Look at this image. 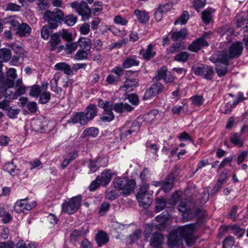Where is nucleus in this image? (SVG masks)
Segmentation results:
<instances>
[{"instance_id": "nucleus-1", "label": "nucleus", "mask_w": 248, "mask_h": 248, "mask_svg": "<svg viewBox=\"0 0 248 248\" xmlns=\"http://www.w3.org/2000/svg\"><path fill=\"white\" fill-rule=\"evenodd\" d=\"M43 18L52 29H55L63 21L64 14L62 10L56 8L53 11H46Z\"/></svg>"}, {"instance_id": "nucleus-2", "label": "nucleus", "mask_w": 248, "mask_h": 248, "mask_svg": "<svg viewBox=\"0 0 248 248\" xmlns=\"http://www.w3.org/2000/svg\"><path fill=\"white\" fill-rule=\"evenodd\" d=\"M178 210L183 213V218L186 221L190 220L200 213V210L196 208L195 203L181 202L178 207Z\"/></svg>"}, {"instance_id": "nucleus-3", "label": "nucleus", "mask_w": 248, "mask_h": 248, "mask_svg": "<svg viewBox=\"0 0 248 248\" xmlns=\"http://www.w3.org/2000/svg\"><path fill=\"white\" fill-rule=\"evenodd\" d=\"M178 231L180 236L185 239L188 247H191L195 244L197 238L194 236L195 232L194 224H191L179 227Z\"/></svg>"}, {"instance_id": "nucleus-4", "label": "nucleus", "mask_w": 248, "mask_h": 248, "mask_svg": "<svg viewBox=\"0 0 248 248\" xmlns=\"http://www.w3.org/2000/svg\"><path fill=\"white\" fill-rule=\"evenodd\" d=\"M113 183L115 188L123 190L122 193L124 196H127L133 191L136 185L135 180H129L127 177L116 178Z\"/></svg>"}, {"instance_id": "nucleus-5", "label": "nucleus", "mask_w": 248, "mask_h": 248, "mask_svg": "<svg viewBox=\"0 0 248 248\" xmlns=\"http://www.w3.org/2000/svg\"><path fill=\"white\" fill-rule=\"evenodd\" d=\"M81 201V195L75 196L68 201H65L62 204V212L68 215L73 214L80 207Z\"/></svg>"}, {"instance_id": "nucleus-6", "label": "nucleus", "mask_w": 248, "mask_h": 248, "mask_svg": "<svg viewBox=\"0 0 248 248\" xmlns=\"http://www.w3.org/2000/svg\"><path fill=\"white\" fill-rule=\"evenodd\" d=\"M70 4L71 7L81 16L82 20L87 21L91 17V9L85 1H75Z\"/></svg>"}, {"instance_id": "nucleus-7", "label": "nucleus", "mask_w": 248, "mask_h": 248, "mask_svg": "<svg viewBox=\"0 0 248 248\" xmlns=\"http://www.w3.org/2000/svg\"><path fill=\"white\" fill-rule=\"evenodd\" d=\"M194 74L197 76H203L207 80L211 79L214 74L213 68L205 64L200 65L193 68Z\"/></svg>"}, {"instance_id": "nucleus-8", "label": "nucleus", "mask_w": 248, "mask_h": 248, "mask_svg": "<svg viewBox=\"0 0 248 248\" xmlns=\"http://www.w3.org/2000/svg\"><path fill=\"white\" fill-rule=\"evenodd\" d=\"M178 234V229L174 230L170 232L168 244L170 248H183L182 239Z\"/></svg>"}, {"instance_id": "nucleus-9", "label": "nucleus", "mask_w": 248, "mask_h": 248, "mask_svg": "<svg viewBox=\"0 0 248 248\" xmlns=\"http://www.w3.org/2000/svg\"><path fill=\"white\" fill-rule=\"evenodd\" d=\"M164 87L160 82L153 83L150 87L146 90L143 97V100L148 99L152 97L155 96L158 94L163 92Z\"/></svg>"}, {"instance_id": "nucleus-10", "label": "nucleus", "mask_w": 248, "mask_h": 248, "mask_svg": "<svg viewBox=\"0 0 248 248\" xmlns=\"http://www.w3.org/2000/svg\"><path fill=\"white\" fill-rule=\"evenodd\" d=\"M207 35L205 34L201 37L194 41L188 47V49L192 52H196L200 50L202 47L207 46L209 45L205 38Z\"/></svg>"}, {"instance_id": "nucleus-11", "label": "nucleus", "mask_w": 248, "mask_h": 248, "mask_svg": "<svg viewBox=\"0 0 248 248\" xmlns=\"http://www.w3.org/2000/svg\"><path fill=\"white\" fill-rule=\"evenodd\" d=\"M35 205V204L33 205V203H29L27 198L21 199L16 202L14 206V210L17 213H26L31 210Z\"/></svg>"}, {"instance_id": "nucleus-12", "label": "nucleus", "mask_w": 248, "mask_h": 248, "mask_svg": "<svg viewBox=\"0 0 248 248\" xmlns=\"http://www.w3.org/2000/svg\"><path fill=\"white\" fill-rule=\"evenodd\" d=\"M243 47L242 43L237 41L232 43L229 48L230 58L233 59L239 57L242 53Z\"/></svg>"}, {"instance_id": "nucleus-13", "label": "nucleus", "mask_w": 248, "mask_h": 248, "mask_svg": "<svg viewBox=\"0 0 248 248\" xmlns=\"http://www.w3.org/2000/svg\"><path fill=\"white\" fill-rule=\"evenodd\" d=\"M140 54L146 61H149L153 58L156 54L155 50V45L151 43L149 44L146 49H141L140 51Z\"/></svg>"}, {"instance_id": "nucleus-14", "label": "nucleus", "mask_w": 248, "mask_h": 248, "mask_svg": "<svg viewBox=\"0 0 248 248\" xmlns=\"http://www.w3.org/2000/svg\"><path fill=\"white\" fill-rule=\"evenodd\" d=\"M137 199L140 206L147 208L152 202L153 196L150 194H137Z\"/></svg>"}, {"instance_id": "nucleus-15", "label": "nucleus", "mask_w": 248, "mask_h": 248, "mask_svg": "<svg viewBox=\"0 0 248 248\" xmlns=\"http://www.w3.org/2000/svg\"><path fill=\"white\" fill-rule=\"evenodd\" d=\"M89 122L83 111L76 112L68 121L69 123H79L82 125H85Z\"/></svg>"}, {"instance_id": "nucleus-16", "label": "nucleus", "mask_w": 248, "mask_h": 248, "mask_svg": "<svg viewBox=\"0 0 248 248\" xmlns=\"http://www.w3.org/2000/svg\"><path fill=\"white\" fill-rule=\"evenodd\" d=\"M114 174L115 173L111 170L105 169L102 172L100 175H98L97 177H100L101 185L105 186L110 183Z\"/></svg>"}, {"instance_id": "nucleus-17", "label": "nucleus", "mask_w": 248, "mask_h": 248, "mask_svg": "<svg viewBox=\"0 0 248 248\" xmlns=\"http://www.w3.org/2000/svg\"><path fill=\"white\" fill-rule=\"evenodd\" d=\"M138 82L139 79L138 78L129 77L126 79L124 85L121 86L120 88L125 92H129L133 90V87L137 86Z\"/></svg>"}, {"instance_id": "nucleus-18", "label": "nucleus", "mask_w": 248, "mask_h": 248, "mask_svg": "<svg viewBox=\"0 0 248 248\" xmlns=\"http://www.w3.org/2000/svg\"><path fill=\"white\" fill-rule=\"evenodd\" d=\"M114 111L119 113H123L124 112H130L134 108L128 103L123 102L117 103L113 105Z\"/></svg>"}, {"instance_id": "nucleus-19", "label": "nucleus", "mask_w": 248, "mask_h": 248, "mask_svg": "<svg viewBox=\"0 0 248 248\" xmlns=\"http://www.w3.org/2000/svg\"><path fill=\"white\" fill-rule=\"evenodd\" d=\"M98 109L96 106L93 104L89 105L83 111L88 121H91L97 115Z\"/></svg>"}, {"instance_id": "nucleus-20", "label": "nucleus", "mask_w": 248, "mask_h": 248, "mask_svg": "<svg viewBox=\"0 0 248 248\" xmlns=\"http://www.w3.org/2000/svg\"><path fill=\"white\" fill-rule=\"evenodd\" d=\"M164 240V236L160 232L154 233L150 240L151 245L155 248H160Z\"/></svg>"}, {"instance_id": "nucleus-21", "label": "nucleus", "mask_w": 248, "mask_h": 248, "mask_svg": "<svg viewBox=\"0 0 248 248\" xmlns=\"http://www.w3.org/2000/svg\"><path fill=\"white\" fill-rule=\"evenodd\" d=\"M7 78L5 79L4 84L8 88L14 87V81L17 77L16 70L15 68H10L6 73Z\"/></svg>"}, {"instance_id": "nucleus-22", "label": "nucleus", "mask_w": 248, "mask_h": 248, "mask_svg": "<svg viewBox=\"0 0 248 248\" xmlns=\"http://www.w3.org/2000/svg\"><path fill=\"white\" fill-rule=\"evenodd\" d=\"M171 39L174 41H182L185 39L187 35V30L184 28L179 31H171L170 33Z\"/></svg>"}, {"instance_id": "nucleus-23", "label": "nucleus", "mask_w": 248, "mask_h": 248, "mask_svg": "<svg viewBox=\"0 0 248 248\" xmlns=\"http://www.w3.org/2000/svg\"><path fill=\"white\" fill-rule=\"evenodd\" d=\"M61 32L60 31L55 32L50 36V39L48 42L49 50L51 51H54L61 43L60 36Z\"/></svg>"}, {"instance_id": "nucleus-24", "label": "nucleus", "mask_w": 248, "mask_h": 248, "mask_svg": "<svg viewBox=\"0 0 248 248\" xmlns=\"http://www.w3.org/2000/svg\"><path fill=\"white\" fill-rule=\"evenodd\" d=\"M113 109V105L107 107L100 117V120L103 122H109L114 119L115 116L112 110Z\"/></svg>"}, {"instance_id": "nucleus-25", "label": "nucleus", "mask_w": 248, "mask_h": 248, "mask_svg": "<svg viewBox=\"0 0 248 248\" xmlns=\"http://www.w3.org/2000/svg\"><path fill=\"white\" fill-rule=\"evenodd\" d=\"M140 64V62L136 55H132L126 57L122 64L123 68L127 69L132 66H137Z\"/></svg>"}, {"instance_id": "nucleus-26", "label": "nucleus", "mask_w": 248, "mask_h": 248, "mask_svg": "<svg viewBox=\"0 0 248 248\" xmlns=\"http://www.w3.org/2000/svg\"><path fill=\"white\" fill-rule=\"evenodd\" d=\"M31 30V28L27 23H22L17 26L16 33L20 37H27Z\"/></svg>"}, {"instance_id": "nucleus-27", "label": "nucleus", "mask_w": 248, "mask_h": 248, "mask_svg": "<svg viewBox=\"0 0 248 248\" xmlns=\"http://www.w3.org/2000/svg\"><path fill=\"white\" fill-rule=\"evenodd\" d=\"M54 68L56 70L63 71L66 75L69 76L73 75V71L70 65L65 62H61L57 63L55 65Z\"/></svg>"}, {"instance_id": "nucleus-28", "label": "nucleus", "mask_w": 248, "mask_h": 248, "mask_svg": "<svg viewBox=\"0 0 248 248\" xmlns=\"http://www.w3.org/2000/svg\"><path fill=\"white\" fill-rule=\"evenodd\" d=\"M230 141L234 146L238 147H242L244 144L242 135L239 133L232 134L230 137Z\"/></svg>"}, {"instance_id": "nucleus-29", "label": "nucleus", "mask_w": 248, "mask_h": 248, "mask_svg": "<svg viewBox=\"0 0 248 248\" xmlns=\"http://www.w3.org/2000/svg\"><path fill=\"white\" fill-rule=\"evenodd\" d=\"M3 170L8 172L12 176H16L19 174V170L16 169V166L14 164L13 161L11 162L6 163L3 167Z\"/></svg>"}, {"instance_id": "nucleus-30", "label": "nucleus", "mask_w": 248, "mask_h": 248, "mask_svg": "<svg viewBox=\"0 0 248 248\" xmlns=\"http://www.w3.org/2000/svg\"><path fill=\"white\" fill-rule=\"evenodd\" d=\"M78 46L80 49L89 51L91 48L92 42L91 40L86 37H80L78 41Z\"/></svg>"}, {"instance_id": "nucleus-31", "label": "nucleus", "mask_w": 248, "mask_h": 248, "mask_svg": "<svg viewBox=\"0 0 248 248\" xmlns=\"http://www.w3.org/2000/svg\"><path fill=\"white\" fill-rule=\"evenodd\" d=\"M134 14L140 23H146L149 20L148 13L145 11H140L137 9L135 10Z\"/></svg>"}, {"instance_id": "nucleus-32", "label": "nucleus", "mask_w": 248, "mask_h": 248, "mask_svg": "<svg viewBox=\"0 0 248 248\" xmlns=\"http://www.w3.org/2000/svg\"><path fill=\"white\" fill-rule=\"evenodd\" d=\"M95 239L99 247L107 244L108 242V234L103 231H100L98 232L96 234Z\"/></svg>"}, {"instance_id": "nucleus-33", "label": "nucleus", "mask_w": 248, "mask_h": 248, "mask_svg": "<svg viewBox=\"0 0 248 248\" xmlns=\"http://www.w3.org/2000/svg\"><path fill=\"white\" fill-rule=\"evenodd\" d=\"M99 134V130L94 127H91L85 129L82 134V138L91 137L92 138L96 137Z\"/></svg>"}, {"instance_id": "nucleus-34", "label": "nucleus", "mask_w": 248, "mask_h": 248, "mask_svg": "<svg viewBox=\"0 0 248 248\" xmlns=\"http://www.w3.org/2000/svg\"><path fill=\"white\" fill-rule=\"evenodd\" d=\"M229 59H231L230 58L229 53L226 51H222L217 55V63L229 65Z\"/></svg>"}, {"instance_id": "nucleus-35", "label": "nucleus", "mask_w": 248, "mask_h": 248, "mask_svg": "<svg viewBox=\"0 0 248 248\" xmlns=\"http://www.w3.org/2000/svg\"><path fill=\"white\" fill-rule=\"evenodd\" d=\"M123 126L135 134L139 131L140 127L139 123L137 121H127Z\"/></svg>"}, {"instance_id": "nucleus-36", "label": "nucleus", "mask_w": 248, "mask_h": 248, "mask_svg": "<svg viewBox=\"0 0 248 248\" xmlns=\"http://www.w3.org/2000/svg\"><path fill=\"white\" fill-rule=\"evenodd\" d=\"M156 205L155 206V212H158L163 210L167 205L166 198L160 197L156 199Z\"/></svg>"}, {"instance_id": "nucleus-37", "label": "nucleus", "mask_w": 248, "mask_h": 248, "mask_svg": "<svg viewBox=\"0 0 248 248\" xmlns=\"http://www.w3.org/2000/svg\"><path fill=\"white\" fill-rule=\"evenodd\" d=\"M173 182V177L171 176L168 177L163 182L162 189L166 193L169 192L172 187Z\"/></svg>"}, {"instance_id": "nucleus-38", "label": "nucleus", "mask_w": 248, "mask_h": 248, "mask_svg": "<svg viewBox=\"0 0 248 248\" xmlns=\"http://www.w3.org/2000/svg\"><path fill=\"white\" fill-rule=\"evenodd\" d=\"M245 25V27L244 28L245 32L248 31V14L244 15L237 19L236 27L240 28L242 26Z\"/></svg>"}, {"instance_id": "nucleus-39", "label": "nucleus", "mask_w": 248, "mask_h": 248, "mask_svg": "<svg viewBox=\"0 0 248 248\" xmlns=\"http://www.w3.org/2000/svg\"><path fill=\"white\" fill-rule=\"evenodd\" d=\"M236 106V104L234 102V99H232L225 104V105L221 108V111L224 114H230L232 109Z\"/></svg>"}, {"instance_id": "nucleus-40", "label": "nucleus", "mask_w": 248, "mask_h": 248, "mask_svg": "<svg viewBox=\"0 0 248 248\" xmlns=\"http://www.w3.org/2000/svg\"><path fill=\"white\" fill-rule=\"evenodd\" d=\"M53 29L48 25H45L41 30V36L44 40H47L52 33Z\"/></svg>"}, {"instance_id": "nucleus-41", "label": "nucleus", "mask_w": 248, "mask_h": 248, "mask_svg": "<svg viewBox=\"0 0 248 248\" xmlns=\"http://www.w3.org/2000/svg\"><path fill=\"white\" fill-rule=\"evenodd\" d=\"M228 227L232 231V233L235 236H237L238 238L242 237L245 232V230L244 229L241 228L237 225L229 226Z\"/></svg>"}, {"instance_id": "nucleus-42", "label": "nucleus", "mask_w": 248, "mask_h": 248, "mask_svg": "<svg viewBox=\"0 0 248 248\" xmlns=\"http://www.w3.org/2000/svg\"><path fill=\"white\" fill-rule=\"evenodd\" d=\"M0 217H1L2 222L5 224L9 222L12 219V217L10 213L1 206L0 207Z\"/></svg>"}, {"instance_id": "nucleus-43", "label": "nucleus", "mask_w": 248, "mask_h": 248, "mask_svg": "<svg viewBox=\"0 0 248 248\" xmlns=\"http://www.w3.org/2000/svg\"><path fill=\"white\" fill-rule=\"evenodd\" d=\"M168 72V68L166 66H162L160 69H159L156 72V75L154 78L156 81H160L162 79L163 80L166 77V75H167Z\"/></svg>"}, {"instance_id": "nucleus-44", "label": "nucleus", "mask_w": 248, "mask_h": 248, "mask_svg": "<svg viewBox=\"0 0 248 248\" xmlns=\"http://www.w3.org/2000/svg\"><path fill=\"white\" fill-rule=\"evenodd\" d=\"M214 12V9L208 8L202 12V19L205 23H209L210 22L212 13Z\"/></svg>"}, {"instance_id": "nucleus-45", "label": "nucleus", "mask_w": 248, "mask_h": 248, "mask_svg": "<svg viewBox=\"0 0 248 248\" xmlns=\"http://www.w3.org/2000/svg\"><path fill=\"white\" fill-rule=\"evenodd\" d=\"M88 51L83 49H79L74 56V59L77 61L86 60L88 57Z\"/></svg>"}, {"instance_id": "nucleus-46", "label": "nucleus", "mask_w": 248, "mask_h": 248, "mask_svg": "<svg viewBox=\"0 0 248 248\" xmlns=\"http://www.w3.org/2000/svg\"><path fill=\"white\" fill-rule=\"evenodd\" d=\"M78 47V42H68L65 44V51L67 54H71L77 50Z\"/></svg>"}, {"instance_id": "nucleus-47", "label": "nucleus", "mask_w": 248, "mask_h": 248, "mask_svg": "<svg viewBox=\"0 0 248 248\" xmlns=\"http://www.w3.org/2000/svg\"><path fill=\"white\" fill-rule=\"evenodd\" d=\"M192 105L195 107L201 106L204 102V98L202 95H195L190 98Z\"/></svg>"}, {"instance_id": "nucleus-48", "label": "nucleus", "mask_w": 248, "mask_h": 248, "mask_svg": "<svg viewBox=\"0 0 248 248\" xmlns=\"http://www.w3.org/2000/svg\"><path fill=\"white\" fill-rule=\"evenodd\" d=\"M11 57V52L8 48H2L0 49V59L3 62L9 61Z\"/></svg>"}, {"instance_id": "nucleus-49", "label": "nucleus", "mask_w": 248, "mask_h": 248, "mask_svg": "<svg viewBox=\"0 0 248 248\" xmlns=\"http://www.w3.org/2000/svg\"><path fill=\"white\" fill-rule=\"evenodd\" d=\"M228 66L224 64L222 65L220 63H217L216 69L219 77H223L226 74L228 71Z\"/></svg>"}, {"instance_id": "nucleus-50", "label": "nucleus", "mask_w": 248, "mask_h": 248, "mask_svg": "<svg viewBox=\"0 0 248 248\" xmlns=\"http://www.w3.org/2000/svg\"><path fill=\"white\" fill-rule=\"evenodd\" d=\"M39 96V103L41 104H46L51 98V94L49 92L44 91Z\"/></svg>"}, {"instance_id": "nucleus-51", "label": "nucleus", "mask_w": 248, "mask_h": 248, "mask_svg": "<svg viewBox=\"0 0 248 248\" xmlns=\"http://www.w3.org/2000/svg\"><path fill=\"white\" fill-rule=\"evenodd\" d=\"M77 19L78 17L76 16L71 14L64 16L63 21L68 26H72L77 22Z\"/></svg>"}, {"instance_id": "nucleus-52", "label": "nucleus", "mask_w": 248, "mask_h": 248, "mask_svg": "<svg viewBox=\"0 0 248 248\" xmlns=\"http://www.w3.org/2000/svg\"><path fill=\"white\" fill-rule=\"evenodd\" d=\"M189 57V54L187 52L184 51L175 55L174 60L177 62H185L187 61Z\"/></svg>"}, {"instance_id": "nucleus-53", "label": "nucleus", "mask_w": 248, "mask_h": 248, "mask_svg": "<svg viewBox=\"0 0 248 248\" xmlns=\"http://www.w3.org/2000/svg\"><path fill=\"white\" fill-rule=\"evenodd\" d=\"M189 15L187 11L183 12L182 15L174 22V24L180 23L181 25L185 24L189 19Z\"/></svg>"}, {"instance_id": "nucleus-54", "label": "nucleus", "mask_w": 248, "mask_h": 248, "mask_svg": "<svg viewBox=\"0 0 248 248\" xmlns=\"http://www.w3.org/2000/svg\"><path fill=\"white\" fill-rule=\"evenodd\" d=\"M18 88L16 90L15 93L10 92V98L12 99H16L18 97L20 96L25 93L26 91L25 87L24 86L18 87Z\"/></svg>"}, {"instance_id": "nucleus-55", "label": "nucleus", "mask_w": 248, "mask_h": 248, "mask_svg": "<svg viewBox=\"0 0 248 248\" xmlns=\"http://www.w3.org/2000/svg\"><path fill=\"white\" fill-rule=\"evenodd\" d=\"M121 134L120 137L121 140H125L130 138L133 133L131 130H128L127 128L124 127V126H122L120 129Z\"/></svg>"}, {"instance_id": "nucleus-56", "label": "nucleus", "mask_w": 248, "mask_h": 248, "mask_svg": "<svg viewBox=\"0 0 248 248\" xmlns=\"http://www.w3.org/2000/svg\"><path fill=\"white\" fill-rule=\"evenodd\" d=\"M2 22L4 24H10L14 27H17L19 24V22L13 16L3 18Z\"/></svg>"}, {"instance_id": "nucleus-57", "label": "nucleus", "mask_w": 248, "mask_h": 248, "mask_svg": "<svg viewBox=\"0 0 248 248\" xmlns=\"http://www.w3.org/2000/svg\"><path fill=\"white\" fill-rule=\"evenodd\" d=\"M125 99H128L129 102L134 106H137L139 103V99L138 95L135 93H130L125 95Z\"/></svg>"}, {"instance_id": "nucleus-58", "label": "nucleus", "mask_w": 248, "mask_h": 248, "mask_svg": "<svg viewBox=\"0 0 248 248\" xmlns=\"http://www.w3.org/2000/svg\"><path fill=\"white\" fill-rule=\"evenodd\" d=\"M110 208V204L108 202H103L99 209L98 214L101 216H103L108 212Z\"/></svg>"}, {"instance_id": "nucleus-59", "label": "nucleus", "mask_w": 248, "mask_h": 248, "mask_svg": "<svg viewBox=\"0 0 248 248\" xmlns=\"http://www.w3.org/2000/svg\"><path fill=\"white\" fill-rule=\"evenodd\" d=\"M234 244V237L232 236L227 237L223 242V248H232Z\"/></svg>"}, {"instance_id": "nucleus-60", "label": "nucleus", "mask_w": 248, "mask_h": 248, "mask_svg": "<svg viewBox=\"0 0 248 248\" xmlns=\"http://www.w3.org/2000/svg\"><path fill=\"white\" fill-rule=\"evenodd\" d=\"M41 92V87L38 85H35L31 87L30 94L33 97H37L40 95Z\"/></svg>"}, {"instance_id": "nucleus-61", "label": "nucleus", "mask_w": 248, "mask_h": 248, "mask_svg": "<svg viewBox=\"0 0 248 248\" xmlns=\"http://www.w3.org/2000/svg\"><path fill=\"white\" fill-rule=\"evenodd\" d=\"M206 4V0H194L193 6L197 12L203 8Z\"/></svg>"}, {"instance_id": "nucleus-62", "label": "nucleus", "mask_w": 248, "mask_h": 248, "mask_svg": "<svg viewBox=\"0 0 248 248\" xmlns=\"http://www.w3.org/2000/svg\"><path fill=\"white\" fill-rule=\"evenodd\" d=\"M181 43H173L168 48L167 51L168 53L171 54L175 53L180 51Z\"/></svg>"}, {"instance_id": "nucleus-63", "label": "nucleus", "mask_w": 248, "mask_h": 248, "mask_svg": "<svg viewBox=\"0 0 248 248\" xmlns=\"http://www.w3.org/2000/svg\"><path fill=\"white\" fill-rule=\"evenodd\" d=\"M169 217V214L167 212H164L161 215L157 216L155 218V221L160 222L161 223H165Z\"/></svg>"}, {"instance_id": "nucleus-64", "label": "nucleus", "mask_w": 248, "mask_h": 248, "mask_svg": "<svg viewBox=\"0 0 248 248\" xmlns=\"http://www.w3.org/2000/svg\"><path fill=\"white\" fill-rule=\"evenodd\" d=\"M13 49L15 53L18 55L19 57H24L26 56V52L21 46L14 45Z\"/></svg>"}]
</instances>
